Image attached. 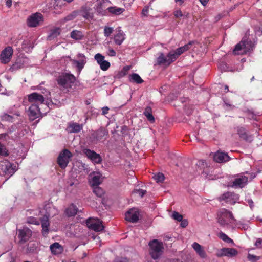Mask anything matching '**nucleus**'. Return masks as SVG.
<instances>
[{
    "label": "nucleus",
    "instance_id": "nucleus-24",
    "mask_svg": "<svg viewBox=\"0 0 262 262\" xmlns=\"http://www.w3.org/2000/svg\"><path fill=\"white\" fill-rule=\"evenodd\" d=\"M237 132V134L238 135L239 137L245 140V141H250L251 139V136H249L247 134L246 129L242 126H238L236 128H235Z\"/></svg>",
    "mask_w": 262,
    "mask_h": 262
},
{
    "label": "nucleus",
    "instance_id": "nucleus-28",
    "mask_svg": "<svg viewBox=\"0 0 262 262\" xmlns=\"http://www.w3.org/2000/svg\"><path fill=\"white\" fill-rule=\"evenodd\" d=\"M105 2L104 0H98L95 5V10L99 14L104 15L105 13V7L104 6Z\"/></svg>",
    "mask_w": 262,
    "mask_h": 262
},
{
    "label": "nucleus",
    "instance_id": "nucleus-43",
    "mask_svg": "<svg viewBox=\"0 0 262 262\" xmlns=\"http://www.w3.org/2000/svg\"><path fill=\"white\" fill-rule=\"evenodd\" d=\"M164 176L162 173H158L154 176V179L157 182H162L164 180Z\"/></svg>",
    "mask_w": 262,
    "mask_h": 262
},
{
    "label": "nucleus",
    "instance_id": "nucleus-45",
    "mask_svg": "<svg viewBox=\"0 0 262 262\" xmlns=\"http://www.w3.org/2000/svg\"><path fill=\"white\" fill-rule=\"evenodd\" d=\"M171 216L173 219L179 222H180L183 220L182 215L180 214L177 211H173Z\"/></svg>",
    "mask_w": 262,
    "mask_h": 262
},
{
    "label": "nucleus",
    "instance_id": "nucleus-26",
    "mask_svg": "<svg viewBox=\"0 0 262 262\" xmlns=\"http://www.w3.org/2000/svg\"><path fill=\"white\" fill-rule=\"evenodd\" d=\"M102 182V175L100 173H94L92 176L90 183L93 187H95L100 185Z\"/></svg>",
    "mask_w": 262,
    "mask_h": 262
},
{
    "label": "nucleus",
    "instance_id": "nucleus-41",
    "mask_svg": "<svg viewBox=\"0 0 262 262\" xmlns=\"http://www.w3.org/2000/svg\"><path fill=\"white\" fill-rule=\"evenodd\" d=\"M104 56L100 53H97L94 56V59L96 60L99 65L104 61Z\"/></svg>",
    "mask_w": 262,
    "mask_h": 262
},
{
    "label": "nucleus",
    "instance_id": "nucleus-21",
    "mask_svg": "<svg viewBox=\"0 0 262 262\" xmlns=\"http://www.w3.org/2000/svg\"><path fill=\"white\" fill-rule=\"evenodd\" d=\"M40 111L39 106L35 105H31L28 110V116L29 119L34 120L39 118L40 116Z\"/></svg>",
    "mask_w": 262,
    "mask_h": 262
},
{
    "label": "nucleus",
    "instance_id": "nucleus-25",
    "mask_svg": "<svg viewBox=\"0 0 262 262\" xmlns=\"http://www.w3.org/2000/svg\"><path fill=\"white\" fill-rule=\"evenodd\" d=\"M240 42L243 43V48L245 50L246 54L253 50L254 44L251 40H249L246 37H243Z\"/></svg>",
    "mask_w": 262,
    "mask_h": 262
},
{
    "label": "nucleus",
    "instance_id": "nucleus-44",
    "mask_svg": "<svg viewBox=\"0 0 262 262\" xmlns=\"http://www.w3.org/2000/svg\"><path fill=\"white\" fill-rule=\"evenodd\" d=\"M100 69L103 71H106L110 67V63L106 60L103 61L100 65Z\"/></svg>",
    "mask_w": 262,
    "mask_h": 262
},
{
    "label": "nucleus",
    "instance_id": "nucleus-4",
    "mask_svg": "<svg viewBox=\"0 0 262 262\" xmlns=\"http://www.w3.org/2000/svg\"><path fill=\"white\" fill-rule=\"evenodd\" d=\"M43 94L44 95H42L36 92L32 93L27 96L28 101L31 105L39 106V105L43 103L46 98H48V94L50 95V92H47L46 94Z\"/></svg>",
    "mask_w": 262,
    "mask_h": 262
},
{
    "label": "nucleus",
    "instance_id": "nucleus-62",
    "mask_svg": "<svg viewBox=\"0 0 262 262\" xmlns=\"http://www.w3.org/2000/svg\"><path fill=\"white\" fill-rule=\"evenodd\" d=\"M15 129V127L13 125L11 126L8 129V131L6 133H8V135L13 132Z\"/></svg>",
    "mask_w": 262,
    "mask_h": 262
},
{
    "label": "nucleus",
    "instance_id": "nucleus-38",
    "mask_svg": "<svg viewBox=\"0 0 262 262\" xmlns=\"http://www.w3.org/2000/svg\"><path fill=\"white\" fill-rule=\"evenodd\" d=\"M107 9L109 12L115 15L120 14L124 11V9L116 7H110Z\"/></svg>",
    "mask_w": 262,
    "mask_h": 262
},
{
    "label": "nucleus",
    "instance_id": "nucleus-51",
    "mask_svg": "<svg viewBox=\"0 0 262 262\" xmlns=\"http://www.w3.org/2000/svg\"><path fill=\"white\" fill-rule=\"evenodd\" d=\"M27 222L29 224H32L38 225H39V222L37 220V219L34 217H30L28 219Z\"/></svg>",
    "mask_w": 262,
    "mask_h": 262
},
{
    "label": "nucleus",
    "instance_id": "nucleus-54",
    "mask_svg": "<svg viewBox=\"0 0 262 262\" xmlns=\"http://www.w3.org/2000/svg\"><path fill=\"white\" fill-rule=\"evenodd\" d=\"M248 259L251 261H256L259 259V257L249 254L248 255Z\"/></svg>",
    "mask_w": 262,
    "mask_h": 262
},
{
    "label": "nucleus",
    "instance_id": "nucleus-3",
    "mask_svg": "<svg viewBox=\"0 0 262 262\" xmlns=\"http://www.w3.org/2000/svg\"><path fill=\"white\" fill-rule=\"evenodd\" d=\"M149 254L152 259L156 260L159 258L163 252V244L158 239H153L149 242Z\"/></svg>",
    "mask_w": 262,
    "mask_h": 262
},
{
    "label": "nucleus",
    "instance_id": "nucleus-48",
    "mask_svg": "<svg viewBox=\"0 0 262 262\" xmlns=\"http://www.w3.org/2000/svg\"><path fill=\"white\" fill-rule=\"evenodd\" d=\"M0 155L8 156V151L6 150V147L0 143Z\"/></svg>",
    "mask_w": 262,
    "mask_h": 262
},
{
    "label": "nucleus",
    "instance_id": "nucleus-57",
    "mask_svg": "<svg viewBox=\"0 0 262 262\" xmlns=\"http://www.w3.org/2000/svg\"><path fill=\"white\" fill-rule=\"evenodd\" d=\"M129 70L128 67H125L123 68V70L120 72V75L121 76H124L126 74L127 71Z\"/></svg>",
    "mask_w": 262,
    "mask_h": 262
},
{
    "label": "nucleus",
    "instance_id": "nucleus-9",
    "mask_svg": "<svg viewBox=\"0 0 262 262\" xmlns=\"http://www.w3.org/2000/svg\"><path fill=\"white\" fill-rule=\"evenodd\" d=\"M86 224L89 229L96 232L101 231L104 228L102 221L97 219H89L86 220Z\"/></svg>",
    "mask_w": 262,
    "mask_h": 262
},
{
    "label": "nucleus",
    "instance_id": "nucleus-34",
    "mask_svg": "<svg viewBox=\"0 0 262 262\" xmlns=\"http://www.w3.org/2000/svg\"><path fill=\"white\" fill-rule=\"evenodd\" d=\"M242 43V42H239L235 46V48L233 50V54L234 55H244L246 54L245 50L243 48Z\"/></svg>",
    "mask_w": 262,
    "mask_h": 262
},
{
    "label": "nucleus",
    "instance_id": "nucleus-61",
    "mask_svg": "<svg viewBox=\"0 0 262 262\" xmlns=\"http://www.w3.org/2000/svg\"><path fill=\"white\" fill-rule=\"evenodd\" d=\"M7 137H8V133H4L0 134V140H6Z\"/></svg>",
    "mask_w": 262,
    "mask_h": 262
},
{
    "label": "nucleus",
    "instance_id": "nucleus-37",
    "mask_svg": "<svg viewBox=\"0 0 262 262\" xmlns=\"http://www.w3.org/2000/svg\"><path fill=\"white\" fill-rule=\"evenodd\" d=\"M184 51L182 47L178 48L174 52H170V55L173 56V59L176 60L179 57V56L184 53Z\"/></svg>",
    "mask_w": 262,
    "mask_h": 262
},
{
    "label": "nucleus",
    "instance_id": "nucleus-19",
    "mask_svg": "<svg viewBox=\"0 0 262 262\" xmlns=\"http://www.w3.org/2000/svg\"><path fill=\"white\" fill-rule=\"evenodd\" d=\"M157 63L158 64H164L169 66L171 63L174 61V59H173V56L170 55V52L168 54L166 57H165L163 53H161L157 59Z\"/></svg>",
    "mask_w": 262,
    "mask_h": 262
},
{
    "label": "nucleus",
    "instance_id": "nucleus-52",
    "mask_svg": "<svg viewBox=\"0 0 262 262\" xmlns=\"http://www.w3.org/2000/svg\"><path fill=\"white\" fill-rule=\"evenodd\" d=\"M134 192L135 193H138L139 195L142 198L146 193L147 191L145 190L139 189L135 190Z\"/></svg>",
    "mask_w": 262,
    "mask_h": 262
},
{
    "label": "nucleus",
    "instance_id": "nucleus-10",
    "mask_svg": "<svg viewBox=\"0 0 262 262\" xmlns=\"http://www.w3.org/2000/svg\"><path fill=\"white\" fill-rule=\"evenodd\" d=\"M219 199L220 201H224L226 203L233 204L238 200L239 196L234 192H227L220 196Z\"/></svg>",
    "mask_w": 262,
    "mask_h": 262
},
{
    "label": "nucleus",
    "instance_id": "nucleus-18",
    "mask_svg": "<svg viewBox=\"0 0 262 262\" xmlns=\"http://www.w3.org/2000/svg\"><path fill=\"white\" fill-rule=\"evenodd\" d=\"M248 177L245 176L240 175L237 176L232 182L231 186L233 188H243L248 182Z\"/></svg>",
    "mask_w": 262,
    "mask_h": 262
},
{
    "label": "nucleus",
    "instance_id": "nucleus-16",
    "mask_svg": "<svg viewBox=\"0 0 262 262\" xmlns=\"http://www.w3.org/2000/svg\"><path fill=\"white\" fill-rule=\"evenodd\" d=\"M13 51L11 47H6L1 53L0 59L2 63L6 64L8 63L12 58Z\"/></svg>",
    "mask_w": 262,
    "mask_h": 262
},
{
    "label": "nucleus",
    "instance_id": "nucleus-20",
    "mask_svg": "<svg viewBox=\"0 0 262 262\" xmlns=\"http://www.w3.org/2000/svg\"><path fill=\"white\" fill-rule=\"evenodd\" d=\"M213 160L217 163H224L229 161L230 158L228 154L217 151L214 154Z\"/></svg>",
    "mask_w": 262,
    "mask_h": 262
},
{
    "label": "nucleus",
    "instance_id": "nucleus-35",
    "mask_svg": "<svg viewBox=\"0 0 262 262\" xmlns=\"http://www.w3.org/2000/svg\"><path fill=\"white\" fill-rule=\"evenodd\" d=\"M152 112L151 107L150 106H147L145 109V111L144 112V115L146 117L149 121L153 122L155 121V118L152 115Z\"/></svg>",
    "mask_w": 262,
    "mask_h": 262
},
{
    "label": "nucleus",
    "instance_id": "nucleus-55",
    "mask_svg": "<svg viewBox=\"0 0 262 262\" xmlns=\"http://www.w3.org/2000/svg\"><path fill=\"white\" fill-rule=\"evenodd\" d=\"M254 245L257 248H262V238H257Z\"/></svg>",
    "mask_w": 262,
    "mask_h": 262
},
{
    "label": "nucleus",
    "instance_id": "nucleus-64",
    "mask_svg": "<svg viewBox=\"0 0 262 262\" xmlns=\"http://www.w3.org/2000/svg\"><path fill=\"white\" fill-rule=\"evenodd\" d=\"M201 4L204 6H206L209 0H199Z\"/></svg>",
    "mask_w": 262,
    "mask_h": 262
},
{
    "label": "nucleus",
    "instance_id": "nucleus-15",
    "mask_svg": "<svg viewBox=\"0 0 262 262\" xmlns=\"http://www.w3.org/2000/svg\"><path fill=\"white\" fill-rule=\"evenodd\" d=\"M83 152L89 159L95 163L100 164L102 161L100 155L93 150H91L89 149H84Z\"/></svg>",
    "mask_w": 262,
    "mask_h": 262
},
{
    "label": "nucleus",
    "instance_id": "nucleus-60",
    "mask_svg": "<svg viewBox=\"0 0 262 262\" xmlns=\"http://www.w3.org/2000/svg\"><path fill=\"white\" fill-rule=\"evenodd\" d=\"M188 222L187 220H182L181 223V226L183 228L186 227L188 225Z\"/></svg>",
    "mask_w": 262,
    "mask_h": 262
},
{
    "label": "nucleus",
    "instance_id": "nucleus-17",
    "mask_svg": "<svg viewBox=\"0 0 262 262\" xmlns=\"http://www.w3.org/2000/svg\"><path fill=\"white\" fill-rule=\"evenodd\" d=\"M77 12L78 13L86 20H92L94 18V14L92 12V9L86 5L82 6L79 11Z\"/></svg>",
    "mask_w": 262,
    "mask_h": 262
},
{
    "label": "nucleus",
    "instance_id": "nucleus-2",
    "mask_svg": "<svg viewBox=\"0 0 262 262\" xmlns=\"http://www.w3.org/2000/svg\"><path fill=\"white\" fill-rule=\"evenodd\" d=\"M235 220L232 213L226 209H221L217 213V222L222 226L234 224Z\"/></svg>",
    "mask_w": 262,
    "mask_h": 262
},
{
    "label": "nucleus",
    "instance_id": "nucleus-12",
    "mask_svg": "<svg viewBox=\"0 0 262 262\" xmlns=\"http://www.w3.org/2000/svg\"><path fill=\"white\" fill-rule=\"evenodd\" d=\"M51 215L50 211L46 210V214L40 219L42 233L44 236L47 235L49 231L50 222L49 217Z\"/></svg>",
    "mask_w": 262,
    "mask_h": 262
},
{
    "label": "nucleus",
    "instance_id": "nucleus-53",
    "mask_svg": "<svg viewBox=\"0 0 262 262\" xmlns=\"http://www.w3.org/2000/svg\"><path fill=\"white\" fill-rule=\"evenodd\" d=\"M173 15L176 18H180L183 16V14L180 9H177L173 11Z\"/></svg>",
    "mask_w": 262,
    "mask_h": 262
},
{
    "label": "nucleus",
    "instance_id": "nucleus-42",
    "mask_svg": "<svg viewBox=\"0 0 262 262\" xmlns=\"http://www.w3.org/2000/svg\"><path fill=\"white\" fill-rule=\"evenodd\" d=\"M77 14H78V12L73 11L71 14H69L66 17H65L64 18V20L65 21L72 20L77 16Z\"/></svg>",
    "mask_w": 262,
    "mask_h": 262
},
{
    "label": "nucleus",
    "instance_id": "nucleus-27",
    "mask_svg": "<svg viewBox=\"0 0 262 262\" xmlns=\"http://www.w3.org/2000/svg\"><path fill=\"white\" fill-rule=\"evenodd\" d=\"M61 33V29L59 27H55L51 29L49 33L47 39L51 40L58 37Z\"/></svg>",
    "mask_w": 262,
    "mask_h": 262
},
{
    "label": "nucleus",
    "instance_id": "nucleus-32",
    "mask_svg": "<svg viewBox=\"0 0 262 262\" xmlns=\"http://www.w3.org/2000/svg\"><path fill=\"white\" fill-rule=\"evenodd\" d=\"M70 36L73 39L79 40H81L84 35L81 31L75 30L71 32Z\"/></svg>",
    "mask_w": 262,
    "mask_h": 262
},
{
    "label": "nucleus",
    "instance_id": "nucleus-14",
    "mask_svg": "<svg viewBox=\"0 0 262 262\" xmlns=\"http://www.w3.org/2000/svg\"><path fill=\"white\" fill-rule=\"evenodd\" d=\"M18 237L20 239V243H25L28 241L32 236V231L27 227L18 230Z\"/></svg>",
    "mask_w": 262,
    "mask_h": 262
},
{
    "label": "nucleus",
    "instance_id": "nucleus-31",
    "mask_svg": "<svg viewBox=\"0 0 262 262\" xmlns=\"http://www.w3.org/2000/svg\"><path fill=\"white\" fill-rule=\"evenodd\" d=\"M78 211V208L74 204L70 205L66 209V214L68 216H75Z\"/></svg>",
    "mask_w": 262,
    "mask_h": 262
},
{
    "label": "nucleus",
    "instance_id": "nucleus-58",
    "mask_svg": "<svg viewBox=\"0 0 262 262\" xmlns=\"http://www.w3.org/2000/svg\"><path fill=\"white\" fill-rule=\"evenodd\" d=\"M113 262H128L126 258H117Z\"/></svg>",
    "mask_w": 262,
    "mask_h": 262
},
{
    "label": "nucleus",
    "instance_id": "nucleus-63",
    "mask_svg": "<svg viewBox=\"0 0 262 262\" xmlns=\"http://www.w3.org/2000/svg\"><path fill=\"white\" fill-rule=\"evenodd\" d=\"M148 12V8L145 7L142 10V14L144 16H146Z\"/></svg>",
    "mask_w": 262,
    "mask_h": 262
},
{
    "label": "nucleus",
    "instance_id": "nucleus-36",
    "mask_svg": "<svg viewBox=\"0 0 262 262\" xmlns=\"http://www.w3.org/2000/svg\"><path fill=\"white\" fill-rule=\"evenodd\" d=\"M70 132L72 133H78L82 129V125L76 123H72L69 125Z\"/></svg>",
    "mask_w": 262,
    "mask_h": 262
},
{
    "label": "nucleus",
    "instance_id": "nucleus-50",
    "mask_svg": "<svg viewBox=\"0 0 262 262\" xmlns=\"http://www.w3.org/2000/svg\"><path fill=\"white\" fill-rule=\"evenodd\" d=\"M194 43H195V41H189L188 42V43L183 46L182 48H183L184 52H186V51L189 50L192 47V46L194 44Z\"/></svg>",
    "mask_w": 262,
    "mask_h": 262
},
{
    "label": "nucleus",
    "instance_id": "nucleus-30",
    "mask_svg": "<svg viewBox=\"0 0 262 262\" xmlns=\"http://www.w3.org/2000/svg\"><path fill=\"white\" fill-rule=\"evenodd\" d=\"M124 36V33L122 31L119 30L114 37V40L116 44L120 45L125 39Z\"/></svg>",
    "mask_w": 262,
    "mask_h": 262
},
{
    "label": "nucleus",
    "instance_id": "nucleus-1",
    "mask_svg": "<svg viewBox=\"0 0 262 262\" xmlns=\"http://www.w3.org/2000/svg\"><path fill=\"white\" fill-rule=\"evenodd\" d=\"M76 81V77L72 74L63 73L58 76L57 81L62 91H69Z\"/></svg>",
    "mask_w": 262,
    "mask_h": 262
},
{
    "label": "nucleus",
    "instance_id": "nucleus-8",
    "mask_svg": "<svg viewBox=\"0 0 262 262\" xmlns=\"http://www.w3.org/2000/svg\"><path fill=\"white\" fill-rule=\"evenodd\" d=\"M43 17L40 13H35L31 15L27 19V24L30 27H36L42 23Z\"/></svg>",
    "mask_w": 262,
    "mask_h": 262
},
{
    "label": "nucleus",
    "instance_id": "nucleus-29",
    "mask_svg": "<svg viewBox=\"0 0 262 262\" xmlns=\"http://www.w3.org/2000/svg\"><path fill=\"white\" fill-rule=\"evenodd\" d=\"M50 250L54 255L61 253L63 251V248L58 243H54L50 246Z\"/></svg>",
    "mask_w": 262,
    "mask_h": 262
},
{
    "label": "nucleus",
    "instance_id": "nucleus-56",
    "mask_svg": "<svg viewBox=\"0 0 262 262\" xmlns=\"http://www.w3.org/2000/svg\"><path fill=\"white\" fill-rule=\"evenodd\" d=\"M107 54L110 56H116V52L113 49H110L108 51Z\"/></svg>",
    "mask_w": 262,
    "mask_h": 262
},
{
    "label": "nucleus",
    "instance_id": "nucleus-33",
    "mask_svg": "<svg viewBox=\"0 0 262 262\" xmlns=\"http://www.w3.org/2000/svg\"><path fill=\"white\" fill-rule=\"evenodd\" d=\"M129 81L137 84H141L143 82V79L136 73H133L129 76Z\"/></svg>",
    "mask_w": 262,
    "mask_h": 262
},
{
    "label": "nucleus",
    "instance_id": "nucleus-46",
    "mask_svg": "<svg viewBox=\"0 0 262 262\" xmlns=\"http://www.w3.org/2000/svg\"><path fill=\"white\" fill-rule=\"evenodd\" d=\"M196 165L200 168V169H203L207 167V164L205 160H199L198 161Z\"/></svg>",
    "mask_w": 262,
    "mask_h": 262
},
{
    "label": "nucleus",
    "instance_id": "nucleus-11",
    "mask_svg": "<svg viewBox=\"0 0 262 262\" xmlns=\"http://www.w3.org/2000/svg\"><path fill=\"white\" fill-rule=\"evenodd\" d=\"M238 251L233 248H223L218 251L216 255L218 257L227 256L229 257H233L238 254Z\"/></svg>",
    "mask_w": 262,
    "mask_h": 262
},
{
    "label": "nucleus",
    "instance_id": "nucleus-39",
    "mask_svg": "<svg viewBox=\"0 0 262 262\" xmlns=\"http://www.w3.org/2000/svg\"><path fill=\"white\" fill-rule=\"evenodd\" d=\"M93 192L99 198L103 197L105 193L103 189L98 186L93 187Z\"/></svg>",
    "mask_w": 262,
    "mask_h": 262
},
{
    "label": "nucleus",
    "instance_id": "nucleus-6",
    "mask_svg": "<svg viewBox=\"0 0 262 262\" xmlns=\"http://www.w3.org/2000/svg\"><path fill=\"white\" fill-rule=\"evenodd\" d=\"M68 58L72 64L75 66L78 73L80 74L86 63V59L85 55L82 53H78L77 55V59H72L69 56Z\"/></svg>",
    "mask_w": 262,
    "mask_h": 262
},
{
    "label": "nucleus",
    "instance_id": "nucleus-22",
    "mask_svg": "<svg viewBox=\"0 0 262 262\" xmlns=\"http://www.w3.org/2000/svg\"><path fill=\"white\" fill-rule=\"evenodd\" d=\"M16 166L8 161L5 162L2 165V170L7 175L12 176L16 171Z\"/></svg>",
    "mask_w": 262,
    "mask_h": 262
},
{
    "label": "nucleus",
    "instance_id": "nucleus-59",
    "mask_svg": "<svg viewBox=\"0 0 262 262\" xmlns=\"http://www.w3.org/2000/svg\"><path fill=\"white\" fill-rule=\"evenodd\" d=\"M102 114L103 115H105L108 113L109 108L107 106H105L102 108Z\"/></svg>",
    "mask_w": 262,
    "mask_h": 262
},
{
    "label": "nucleus",
    "instance_id": "nucleus-5",
    "mask_svg": "<svg viewBox=\"0 0 262 262\" xmlns=\"http://www.w3.org/2000/svg\"><path fill=\"white\" fill-rule=\"evenodd\" d=\"M72 154L67 149H63L59 155L57 163L62 169H64L70 162Z\"/></svg>",
    "mask_w": 262,
    "mask_h": 262
},
{
    "label": "nucleus",
    "instance_id": "nucleus-49",
    "mask_svg": "<svg viewBox=\"0 0 262 262\" xmlns=\"http://www.w3.org/2000/svg\"><path fill=\"white\" fill-rule=\"evenodd\" d=\"M13 117L7 114H5L1 116V120L2 121H12Z\"/></svg>",
    "mask_w": 262,
    "mask_h": 262
},
{
    "label": "nucleus",
    "instance_id": "nucleus-47",
    "mask_svg": "<svg viewBox=\"0 0 262 262\" xmlns=\"http://www.w3.org/2000/svg\"><path fill=\"white\" fill-rule=\"evenodd\" d=\"M113 32V29L111 27H105L104 30V35L108 37Z\"/></svg>",
    "mask_w": 262,
    "mask_h": 262
},
{
    "label": "nucleus",
    "instance_id": "nucleus-7",
    "mask_svg": "<svg viewBox=\"0 0 262 262\" xmlns=\"http://www.w3.org/2000/svg\"><path fill=\"white\" fill-rule=\"evenodd\" d=\"M109 137L108 130L104 127H101L98 130L93 131L91 137L93 141H101L106 140Z\"/></svg>",
    "mask_w": 262,
    "mask_h": 262
},
{
    "label": "nucleus",
    "instance_id": "nucleus-40",
    "mask_svg": "<svg viewBox=\"0 0 262 262\" xmlns=\"http://www.w3.org/2000/svg\"><path fill=\"white\" fill-rule=\"evenodd\" d=\"M219 237L227 243H233V241L229 238L226 234L221 232L219 235Z\"/></svg>",
    "mask_w": 262,
    "mask_h": 262
},
{
    "label": "nucleus",
    "instance_id": "nucleus-23",
    "mask_svg": "<svg viewBox=\"0 0 262 262\" xmlns=\"http://www.w3.org/2000/svg\"><path fill=\"white\" fill-rule=\"evenodd\" d=\"M192 247L195 250L196 253L202 258H205L207 257V254L203 247L201 245L196 242H194L192 245Z\"/></svg>",
    "mask_w": 262,
    "mask_h": 262
},
{
    "label": "nucleus",
    "instance_id": "nucleus-13",
    "mask_svg": "<svg viewBox=\"0 0 262 262\" xmlns=\"http://www.w3.org/2000/svg\"><path fill=\"white\" fill-rule=\"evenodd\" d=\"M140 213L136 208H132L127 211L125 214V220L131 223H137L139 219Z\"/></svg>",
    "mask_w": 262,
    "mask_h": 262
}]
</instances>
